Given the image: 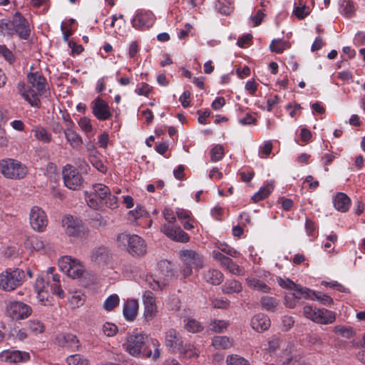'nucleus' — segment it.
<instances>
[{"label":"nucleus","instance_id":"f257e3e1","mask_svg":"<svg viewBox=\"0 0 365 365\" xmlns=\"http://www.w3.org/2000/svg\"><path fill=\"white\" fill-rule=\"evenodd\" d=\"M27 81L29 86L24 83H18V92L32 107L40 108L41 101L38 96L49 91L46 78L41 72H30L27 74Z\"/></svg>","mask_w":365,"mask_h":365},{"label":"nucleus","instance_id":"f03ea898","mask_svg":"<svg viewBox=\"0 0 365 365\" xmlns=\"http://www.w3.org/2000/svg\"><path fill=\"white\" fill-rule=\"evenodd\" d=\"M158 267V274H147L144 279L145 286L155 292L165 289L168 285L169 280L175 275L173 264L168 260H161Z\"/></svg>","mask_w":365,"mask_h":365},{"label":"nucleus","instance_id":"7ed1b4c3","mask_svg":"<svg viewBox=\"0 0 365 365\" xmlns=\"http://www.w3.org/2000/svg\"><path fill=\"white\" fill-rule=\"evenodd\" d=\"M148 341V335L135 329L126 334L122 346L123 349L130 356L140 358L144 356Z\"/></svg>","mask_w":365,"mask_h":365},{"label":"nucleus","instance_id":"20e7f679","mask_svg":"<svg viewBox=\"0 0 365 365\" xmlns=\"http://www.w3.org/2000/svg\"><path fill=\"white\" fill-rule=\"evenodd\" d=\"M60 269L65 272L68 277L72 279H78L82 286L87 287L91 284L90 279L86 278L84 266L78 259H73L69 256H63L58 260Z\"/></svg>","mask_w":365,"mask_h":365},{"label":"nucleus","instance_id":"39448f33","mask_svg":"<svg viewBox=\"0 0 365 365\" xmlns=\"http://www.w3.org/2000/svg\"><path fill=\"white\" fill-rule=\"evenodd\" d=\"M116 243L118 247L125 250L133 257L143 256L147 252L145 240L137 235L120 233L116 237Z\"/></svg>","mask_w":365,"mask_h":365},{"label":"nucleus","instance_id":"423d86ee","mask_svg":"<svg viewBox=\"0 0 365 365\" xmlns=\"http://www.w3.org/2000/svg\"><path fill=\"white\" fill-rule=\"evenodd\" d=\"M163 217L168 222L161 227V232L170 239L179 242H187L190 241L189 235L184 232L180 227L174 226L173 223L176 220V213L173 209L165 207L163 211Z\"/></svg>","mask_w":365,"mask_h":365},{"label":"nucleus","instance_id":"0eeeda50","mask_svg":"<svg viewBox=\"0 0 365 365\" xmlns=\"http://www.w3.org/2000/svg\"><path fill=\"white\" fill-rule=\"evenodd\" d=\"M179 258L182 262L180 274L184 279L190 277L193 273V270L198 271L203 267L202 257L195 250H180L179 252Z\"/></svg>","mask_w":365,"mask_h":365},{"label":"nucleus","instance_id":"6e6552de","mask_svg":"<svg viewBox=\"0 0 365 365\" xmlns=\"http://www.w3.org/2000/svg\"><path fill=\"white\" fill-rule=\"evenodd\" d=\"M26 279L25 272L20 268H8L0 274V289L11 292L21 287Z\"/></svg>","mask_w":365,"mask_h":365},{"label":"nucleus","instance_id":"1a4fd4ad","mask_svg":"<svg viewBox=\"0 0 365 365\" xmlns=\"http://www.w3.org/2000/svg\"><path fill=\"white\" fill-rule=\"evenodd\" d=\"M96 209L106 206L114 209L118 207V197L111 195L108 187L103 184L93 185V207Z\"/></svg>","mask_w":365,"mask_h":365},{"label":"nucleus","instance_id":"9d476101","mask_svg":"<svg viewBox=\"0 0 365 365\" xmlns=\"http://www.w3.org/2000/svg\"><path fill=\"white\" fill-rule=\"evenodd\" d=\"M0 172L6 178L22 179L25 177L27 169L20 161L6 158L0 160Z\"/></svg>","mask_w":365,"mask_h":365},{"label":"nucleus","instance_id":"9b49d317","mask_svg":"<svg viewBox=\"0 0 365 365\" xmlns=\"http://www.w3.org/2000/svg\"><path fill=\"white\" fill-rule=\"evenodd\" d=\"M303 313L307 319L320 324H332L336 319L335 313L324 308L306 305L303 308Z\"/></svg>","mask_w":365,"mask_h":365},{"label":"nucleus","instance_id":"f8f14e48","mask_svg":"<svg viewBox=\"0 0 365 365\" xmlns=\"http://www.w3.org/2000/svg\"><path fill=\"white\" fill-rule=\"evenodd\" d=\"M11 36L17 35L23 40H29L31 34V26L29 21L19 12H16L11 21Z\"/></svg>","mask_w":365,"mask_h":365},{"label":"nucleus","instance_id":"ddd939ff","mask_svg":"<svg viewBox=\"0 0 365 365\" xmlns=\"http://www.w3.org/2000/svg\"><path fill=\"white\" fill-rule=\"evenodd\" d=\"M6 313L13 320L18 321L28 318L32 313V309L23 302L13 301L6 304Z\"/></svg>","mask_w":365,"mask_h":365},{"label":"nucleus","instance_id":"4468645a","mask_svg":"<svg viewBox=\"0 0 365 365\" xmlns=\"http://www.w3.org/2000/svg\"><path fill=\"white\" fill-rule=\"evenodd\" d=\"M63 182L66 187L70 190L80 189L83 179L79 172L71 165H66L62 170Z\"/></svg>","mask_w":365,"mask_h":365},{"label":"nucleus","instance_id":"2eb2a0df","mask_svg":"<svg viewBox=\"0 0 365 365\" xmlns=\"http://www.w3.org/2000/svg\"><path fill=\"white\" fill-rule=\"evenodd\" d=\"M155 20V16L150 11L139 9L136 11L131 23L138 30H146L153 25Z\"/></svg>","mask_w":365,"mask_h":365},{"label":"nucleus","instance_id":"dca6fc26","mask_svg":"<svg viewBox=\"0 0 365 365\" xmlns=\"http://www.w3.org/2000/svg\"><path fill=\"white\" fill-rule=\"evenodd\" d=\"M142 301L144 319L146 322H150L156 317L158 313L155 297L152 292L146 290L143 294Z\"/></svg>","mask_w":365,"mask_h":365},{"label":"nucleus","instance_id":"f3484780","mask_svg":"<svg viewBox=\"0 0 365 365\" xmlns=\"http://www.w3.org/2000/svg\"><path fill=\"white\" fill-rule=\"evenodd\" d=\"M29 221L31 227L39 232H43L48 225V219L45 212L37 206L31 209Z\"/></svg>","mask_w":365,"mask_h":365},{"label":"nucleus","instance_id":"a211bd4d","mask_svg":"<svg viewBox=\"0 0 365 365\" xmlns=\"http://www.w3.org/2000/svg\"><path fill=\"white\" fill-rule=\"evenodd\" d=\"M93 115L101 121L110 118L112 111L108 102L101 97L96 98L93 102Z\"/></svg>","mask_w":365,"mask_h":365},{"label":"nucleus","instance_id":"6ab92c4d","mask_svg":"<svg viewBox=\"0 0 365 365\" xmlns=\"http://www.w3.org/2000/svg\"><path fill=\"white\" fill-rule=\"evenodd\" d=\"M62 225L67 235L69 236H78L83 232L84 225L82 220L67 215L62 220Z\"/></svg>","mask_w":365,"mask_h":365},{"label":"nucleus","instance_id":"aec40b11","mask_svg":"<svg viewBox=\"0 0 365 365\" xmlns=\"http://www.w3.org/2000/svg\"><path fill=\"white\" fill-rule=\"evenodd\" d=\"M30 358L28 352L19 350H4L0 354V360L9 364L25 362Z\"/></svg>","mask_w":365,"mask_h":365},{"label":"nucleus","instance_id":"412c9836","mask_svg":"<svg viewBox=\"0 0 365 365\" xmlns=\"http://www.w3.org/2000/svg\"><path fill=\"white\" fill-rule=\"evenodd\" d=\"M182 344V337L175 329H170L165 332V344L170 351L177 353Z\"/></svg>","mask_w":365,"mask_h":365},{"label":"nucleus","instance_id":"4be33fe9","mask_svg":"<svg viewBox=\"0 0 365 365\" xmlns=\"http://www.w3.org/2000/svg\"><path fill=\"white\" fill-rule=\"evenodd\" d=\"M56 341L59 346L67 349L71 351H76L80 346V342L76 335L64 333L56 336Z\"/></svg>","mask_w":365,"mask_h":365},{"label":"nucleus","instance_id":"5701e85b","mask_svg":"<svg viewBox=\"0 0 365 365\" xmlns=\"http://www.w3.org/2000/svg\"><path fill=\"white\" fill-rule=\"evenodd\" d=\"M55 267H48L45 277H46L48 280L52 281V284H51V292L56 294L59 298L63 299L66 297V294L61 284L60 275L55 273Z\"/></svg>","mask_w":365,"mask_h":365},{"label":"nucleus","instance_id":"b1692460","mask_svg":"<svg viewBox=\"0 0 365 365\" xmlns=\"http://www.w3.org/2000/svg\"><path fill=\"white\" fill-rule=\"evenodd\" d=\"M301 292H302L303 298L317 300L322 305L331 307L334 303L333 299L326 294L322 292H316L307 287V289H301Z\"/></svg>","mask_w":365,"mask_h":365},{"label":"nucleus","instance_id":"393cba45","mask_svg":"<svg viewBox=\"0 0 365 365\" xmlns=\"http://www.w3.org/2000/svg\"><path fill=\"white\" fill-rule=\"evenodd\" d=\"M250 325L255 331L260 333L270 327L271 321L267 315L263 313H258L252 317Z\"/></svg>","mask_w":365,"mask_h":365},{"label":"nucleus","instance_id":"a878e982","mask_svg":"<svg viewBox=\"0 0 365 365\" xmlns=\"http://www.w3.org/2000/svg\"><path fill=\"white\" fill-rule=\"evenodd\" d=\"M51 280H48L43 276H38L35 282L34 289L37 294V297L41 302H43L44 298L47 297L48 289H51Z\"/></svg>","mask_w":365,"mask_h":365},{"label":"nucleus","instance_id":"bb28decb","mask_svg":"<svg viewBox=\"0 0 365 365\" xmlns=\"http://www.w3.org/2000/svg\"><path fill=\"white\" fill-rule=\"evenodd\" d=\"M139 308L138 301L135 299H128L123 303V314L128 322H133L138 314Z\"/></svg>","mask_w":365,"mask_h":365},{"label":"nucleus","instance_id":"cd10ccee","mask_svg":"<svg viewBox=\"0 0 365 365\" xmlns=\"http://www.w3.org/2000/svg\"><path fill=\"white\" fill-rule=\"evenodd\" d=\"M264 346V359L265 360L268 359V356H266L267 355L271 357H274L279 354L282 348H284V346L282 344L280 339L275 336H272Z\"/></svg>","mask_w":365,"mask_h":365},{"label":"nucleus","instance_id":"c85d7f7f","mask_svg":"<svg viewBox=\"0 0 365 365\" xmlns=\"http://www.w3.org/2000/svg\"><path fill=\"white\" fill-rule=\"evenodd\" d=\"M334 208L341 212H346L349 210L351 200L350 197L344 192H337L332 198Z\"/></svg>","mask_w":365,"mask_h":365},{"label":"nucleus","instance_id":"c756f323","mask_svg":"<svg viewBox=\"0 0 365 365\" xmlns=\"http://www.w3.org/2000/svg\"><path fill=\"white\" fill-rule=\"evenodd\" d=\"M176 215L186 230H191L195 227V220L191 216V212L182 208H177Z\"/></svg>","mask_w":365,"mask_h":365},{"label":"nucleus","instance_id":"7c9ffc66","mask_svg":"<svg viewBox=\"0 0 365 365\" xmlns=\"http://www.w3.org/2000/svg\"><path fill=\"white\" fill-rule=\"evenodd\" d=\"M111 259L110 254L107 248L104 247H98L93 254V261L99 267L107 266Z\"/></svg>","mask_w":365,"mask_h":365},{"label":"nucleus","instance_id":"2f4dec72","mask_svg":"<svg viewBox=\"0 0 365 365\" xmlns=\"http://www.w3.org/2000/svg\"><path fill=\"white\" fill-rule=\"evenodd\" d=\"M63 133L66 140L73 148H78L82 145V138L74 130V127L66 128Z\"/></svg>","mask_w":365,"mask_h":365},{"label":"nucleus","instance_id":"473e14b6","mask_svg":"<svg viewBox=\"0 0 365 365\" xmlns=\"http://www.w3.org/2000/svg\"><path fill=\"white\" fill-rule=\"evenodd\" d=\"M31 133L37 140L43 143H49L52 140L51 133L42 125L34 126Z\"/></svg>","mask_w":365,"mask_h":365},{"label":"nucleus","instance_id":"72a5a7b5","mask_svg":"<svg viewBox=\"0 0 365 365\" xmlns=\"http://www.w3.org/2000/svg\"><path fill=\"white\" fill-rule=\"evenodd\" d=\"M204 279L207 283L212 285H219L222 282L224 276L220 271L210 269L204 274Z\"/></svg>","mask_w":365,"mask_h":365},{"label":"nucleus","instance_id":"f704fd0d","mask_svg":"<svg viewBox=\"0 0 365 365\" xmlns=\"http://www.w3.org/2000/svg\"><path fill=\"white\" fill-rule=\"evenodd\" d=\"M247 286L253 289L268 293L270 292L271 288L263 281L255 277H250L246 278Z\"/></svg>","mask_w":365,"mask_h":365},{"label":"nucleus","instance_id":"c9c22d12","mask_svg":"<svg viewBox=\"0 0 365 365\" xmlns=\"http://www.w3.org/2000/svg\"><path fill=\"white\" fill-rule=\"evenodd\" d=\"M212 345L216 349H227L233 346V339L226 336H215L212 339Z\"/></svg>","mask_w":365,"mask_h":365},{"label":"nucleus","instance_id":"e433bc0d","mask_svg":"<svg viewBox=\"0 0 365 365\" xmlns=\"http://www.w3.org/2000/svg\"><path fill=\"white\" fill-rule=\"evenodd\" d=\"M277 282L281 287L290 290H294L302 297V292H301V289H307V287H303L299 284H295L294 282H292L291 279L288 278L284 279L282 278L281 277H277Z\"/></svg>","mask_w":365,"mask_h":365},{"label":"nucleus","instance_id":"4c0bfd02","mask_svg":"<svg viewBox=\"0 0 365 365\" xmlns=\"http://www.w3.org/2000/svg\"><path fill=\"white\" fill-rule=\"evenodd\" d=\"M292 355L290 349H288V346L279 352V354L274 356V362L278 365H288L292 361Z\"/></svg>","mask_w":365,"mask_h":365},{"label":"nucleus","instance_id":"58836bf2","mask_svg":"<svg viewBox=\"0 0 365 365\" xmlns=\"http://www.w3.org/2000/svg\"><path fill=\"white\" fill-rule=\"evenodd\" d=\"M289 41L283 39H273L269 45L271 51L276 53H282L284 50L290 48Z\"/></svg>","mask_w":365,"mask_h":365},{"label":"nucleus","instance_id":"ea45409f","mask_svg":"<svg viewBox=\"0 0 365 365\" xmlns=\"http://www.w3.org/2000/svg\"><path fill=\"white\" fill-rule=\"evenodd\" d=\"M341 14L346 18H351L355 15L356 7L354 1L351 0H344L341 4Z\"/></svg>","mask_w":365,"mask_h":365},{"label":"nucleus","instance_id":"a19ab883","mask_svg":"<svg viewBox=\"0 0 365 365\" xmlns=\"http://www.w3.org/2000/svg\"><path fill=\"white\" fill-rule=\"evenodd\" d=\"M177 353L185 358H192L198 356L200 351L192 344H182V349H179Z\"/></svg>","mask_w":365,"mask_h":365},{"label":"nucleus","instance_id":"79ce46f5","mask_svg":"<svg viewBox=\"0 0 365 365\" xmlns=\"http://www.w3.org/2000/svg\"><path fill=\"white\" fill-rule=\"evenodd\" d=\"M222 292L225 294L240 293L242 289L241 284L236 280L227 281L222 287Z\"/></svg>","mask_w":365,"mask_h":365},{"label":"nucleus","instance_id":"37998d69","mask_svg":"<svg viewBox=\"0 0 365 365\" xmlns=\"http://www.w3.org/2000/svg\"><path fill=\"white\" fill-rule=\"evenodd\" d=\"M274 185L272 183H268L264 187H261L252 197V200L257 202L267 197L272 192Z\"/></svg>","mask_w":365,"mask_h":365},{"label":"nucleus","instance_id":"c03bdc74","mask_svg":"<svg viewBox=\"0 0 365 365\" xmlns=\"http://www.w3.org/2000/svg\"><path fill=\"white\" fill-rule=\"evenodd\" d=\"M148 215V212L143 206L140 205H138L135 209L128 212L129 220L133 221H137L138 220L146 217Z\"/></svg>","mask_w":365,"mask_h":365},{"label":"nucleus","instance_id":"a18cd8bd","mask_svg":"<svg viewBox=\"0 0 365 365\" xmlns=\"http://www.w3.org/2000/svg\"><path fill=\"white\" fill-rule=\"evenodd\" d=\"M221 266L233 274H235V275L243 274L242 269L238 264H237L232 259H231L230 257H227L222 262Z\"/></svg>","mask_w":365,"mask_h":365},{"label":"nucleus","instance_id":"49530a36","mask_svg":"<svg viewBox=\"0 0 365 365\" xmlns=\"http://www.w3.org/2000/svg\"><path fill=\"white\" fill-rule=\"evenodd\" d=\"M260 304L267 311L273 312L278 305V301L274 297L264 296L260 299Z\"/></svg>","mask_w":365,"mask_h":365},{"label":"nucleus","instance_id":"de8ad7c7","mask_svg":"<svg viewBox=\"0 0 365 365\" xmlns=\"http://www.w3.org/2000/svg\"><path fill=\"white\" fill-rule=\"evenodd\" d=\"M120 298L118 294H113L106 298L103 303V308L106 311H111L119 304Z\"/></svg>","mask_w":365,"mask_h":365},{"label":"nucleus","instance_id":"09e8293b","mask_svg":"<svg viewBox=\"0 0 365 365\" xmlns=\"http://www.w3.org/2000/svg\"><path fill=\"white\" fill-rule=\"evenodd\" d=\"M225 155V150L222 145H215L210 150V158L212 162H217Z\"/></svg>","mask_w":365,"mask_h":365},{"label":"nucleus","instance_id":"8fccbe9b","mask_svg":"<svg viewBox=\"0 0 365 365\" xmlns=\"http://www.w3.org/2000/svg\"><path fill=\"white\" fill-rule=\"evenodd\" d=\"M27 244L33 250L39 251L44 248L45 243L41 237L38 236H31L27 240Z\"/></svg>","mask_w":365,"mask_h":365},{"label":"nucleus","instance_id":"3c124183","mask_svg":"<svg viewBox=\"0 0 365 365\" xmlns=\"http://www.w3.org/2000/svg\"><path fill=\"white\" fill-rule=\"evenodd\" d=\"M66 362L68 365H90L89 361L80 354H73L68 356Z\"/></svg>","mask_w":365,"mask_h":365},{"label":"nucleus","instance_id":"603ef678","mask_svg":"<svg viewBox=\"0 0 365 365\" xmlns=\"http://www.w3.org/2000/svg\"><path fill=\"white\" fill-rule=\"evenodd\" d=\"M202 324L195 319H188L185 324V329L190 332L197 333L202 330Z\"/></svg>","mask_w":365,"mask_h":365},{"label":"nucleus","instance_id":"864d4df0","mask_svg":"<svg viewBox=\"0 0 365 365\" xmlns=\"http://www.w3.org/2000/svg\"><path fill=\"white\" fill-rule=\"evenodd\" d=\"M227 365H250L247 360L245 358L237 355H229L226 359Z\"/></svg>","mask_w":365,"mask_h":365},{"label":"nucleus","instance_id":"5fc2aeb1","mask_svg":"<svg viewBox=\"0 0 365 365\" xmlns=\"http://www.w3.org/2000/svg\"><path fill=\"white\" fill-rule=\"evenodd\" d=\"M272 143L271 140L264 141L259 148V156L261 158H267L272 150Z\"/></svg>","mask_w":365,"mask_h":365},{"label":"nucleus","instance_id":"6e6d98bb","mask_svg":"<svg viewBox=\"0 0 365 365\" xmlns=\"http://www.w3.org/2000/svg\"><path fill=\"white\" fill-rule=\"evenodd\" d=\"M78 126L81 130L88 136L91 133V121L88 117H81L78 120Z\"/></svg>","mask_w":365,"mask_h":365},{"label":"nucleus","instance_id":"4d7b16f0","mask_svg":"<svg viewBox=\"0 0 365 365\" xmlns=\"http://www.w3.org/2000/svg\"><path fill=\"white\" fill-rule=\"evenodd\" d=\"M28 328L31 332L37 334H41L44 330V325L39 320H31L27 324Z\"/></svg>","mask_w":365,"mask_h":365},{"label":"nucleus","instance_id":"13d9d810","mask_svg":"<svg viewBox=\"0 0 365 365\" xmlns=\"http://www.w3.org/2000/svg\"><path fill=\"white\" fill-rule=\"evenodd\" d=\"M68 298L73 307H80L84 303V298L79 292L70 293L68 292Z\"/></svg>","mask_w":365,"mask_h":365},{"label":"nucleus","instance_id":"bf43d9fd","mask_svg":"<svg viewBox=\"0 0 365 365\" xmlns=\"http://www.w3.org/2000/svg\"><path fill=\"white\" fill-rule=\"evenodd\" d=\"M229 325V322L225 320H214L210 324V329L215 332H222Z\"/></svg>","mask_w":365,"mask_h":365},{"label":"nucleus","instance_id":"052dcab7","mask_svg":"<svg viewBox=\"0 0 365 365\" xmlns=\"http://www.w3.org/2000/svg\"><path fill=\"white\" fill-rule=\"evenodd\" d=\"M300 297H302L299 294L296 296L295 294H288L284 297V304L286 307L293 309L299 303Z\"/></svg>","mask_w":365,"mask_h":365},{"label":"nucleus","instance_id":"680f3d73","mask_svg":"<svg viewBox=\"0 0 365 365\" xmlns=\"http://www.w3.org/2000/svg\"><path fill=\"white\" fill-rule=\"evenodd\" d=\"M307 342L309 346H314L315 349L321 348L323 344L322 338L316 334H308Z\"/></svg>","mask_w":365,"mask_h":365},{"label":"nucleus","instance_id":"e2e57ef3","mask_svg":"<svg viewBox=\"0 0 365 365\" xmlns=\"http://www.w3.org/2000/svg\"><path fill=\"white\" fill-rule=\"evenodd\" d=\"M333 330L336 334H338L343 337L349 338L353 335L352 329L348 327L337 325L334 327Z\"/></svg>","mask_w":365,"mask_h":365},{"label":"nucleus","instance_id":"0e129e2a","mask_svg":"<svg viewBox=\"0 0 365 365\" xmlns=\"http://www.w3.org/2000/svg\"><path fill=\"white\" fill-rule=\"evenodd\" d=\"M102 331L107 336H113L118 331V327L113 323L106 322L102 326Z\"/></svg>","mask_w":365,"mask_h":365},{"label":"nucleus","instance_id":"69168bd1","mask_svg":"<svg viewBox=\"0 0 365 365\" xmlns=\"http://www.w3.org/2000/svg\"><path fill=\"white\" fill-rule=\"evenodd\" d=\"M153 344L155 347L154 352L153 353L151 350L145 351L144 356L148 358L152 357L153 359L156 360L160 356V344L157 340H153Z\"/></svg>","mask_w":365,"mask_h":365},{"label":"nucleus","instance_id":"338daca9","mask_svg":"<svg viewBox=\"0 0 365 365\" xmlns=\"http://www.w3.org/2000/svg\"><path fill=\"white\" fill-rule=\"evenodd\" d=\"M218 249L221 252H222L232 257H238L240 255V254L238 251H237L235 249H234L233 247H231L230 246L227 245L225 243H220L218 246Z\"/></svg>","mask_w":365,"mask_h":365},{"label":"nucleus","instance_id":"774afa93","mask_svg":"<svg viewBox=\"0 0 365 365\" xmlns=\"http://www.w3.org/2000/svg\"><path fill=\"white\" fill-rule=\"evenodd\" d=\"M152 91V87L146 83H141L137 86L135 90V93L139 96H148Z\"/></svg>","mask_w":365,"mask_h":365}]
</instances>
